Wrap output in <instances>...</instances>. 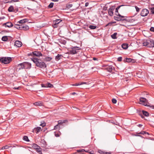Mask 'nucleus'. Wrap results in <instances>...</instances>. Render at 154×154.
<instances>
[{
    "mask_svg": "<svg viewBox=\"0 0 154 154\" xmlns=\"http://www.w3.org/2000/svg\"><path fill=\"white\" fill-rule=\"evenodd\" d=\"M31 60L36 64L37 67L41 68H45L46 67L45 63L42 61L41 60L35 58H32L31 59Z\"/></svg>",
    "mask_w": 154,
    "mask_h": 154,
    "instance_id": "f257e3e1",
    "label": "nucleus"
},
{
    "mask_svg": "<svg viewBox=\"0 0 154 154\" xmlns=\"http://www.w3.org/2000/svg\"><path fill=\"white\" fill-rule=\"evenodd\" d=\"M80 49L81 48H80L77 46H74L70 48L69 52L70 54H77Z\"/></svg>",
    "mask_w": 154,
    "mask_h": 154,
    "instance_id": "f03ea898",
    "label": "nucleus"
},
{
    "mask_svg": "<svg viewBox=\"0 0 154 154\" xmlns=\"http://www.w3.org/2000/svg\"><path fill=\"white\" fill-rule=\"evenodd\" d=\"M11 60V59L10 57H2L0 59V61L5 64L9 63Z\"/></svg>",
    "mask_w": 154,
    "mask_h": 154,
    "instance_id": "7ed1b4c3",
    "label": "nucleus"
},
{
    "mask_svg": "<svg viewBox=\"0 0 154 154\" xmlns=\"http://www.w3.org/2000/svg\"><path fill=\"white\" fill-rule=\"evenodd\" d=\"M140 103L143 105L146 106H149L148 105L149 104L148 100L145 98L144 97H140Z\"/></svg>",
    "mask_w": 154,
    "mask_h": 154,
    "instance_id": "20e7f679",
    "label": "nucleus"
},
{
    "mask_svg": "<svg viewBox=\"0 0 154 154\" xmlns=\"http://www.w3.org/2000/svg\"><path fill=\"white\" fill-rule=\"evenodd\" d=\"M22 67L25 69H29L31 67V64L28 62H23V64H22Z\"/></svg>",
    "mask_w": 154,
    "mask_h": 154,
    "instance_id": "39448f33",
    "label": "nucleus"
},
{
    "mask_svg": "<svg viewBox=\"0 0 154 154\" xmlns=\"http://www.w3.org/2000/svg\"><path fill=\"white\" fill-rule=\"evenodd\" d=\"M105 69L108 71L112 73H114V71L115 70L114 67L112 65L106 66Z\"/></svg>",
    "mask_w": 154,
    "mask_h": 154,
    "instance_id": "423d86ee",
    "label": "nucleus"
},
{
    "mask_svg": "<svg viewBox=\"0 0 154 154\" xmlns=\"http://www.w3.org/2000/svg\"><path fill=\"white\" fill-rule=\"evenodd\" d=\"M148 13V10L146 9H144L141 11L140 15L142 16L145 17L147 16Z\"/></svg>",
    "mask_w": 154,
    "mask_h": 154,
    "instance_id": "0eeeda50",
    "label": "nucleus"
},
{
    "mask_svg": "<svg viewBox=\"0 0 154 154\" xmlns=\"http://www.w3.org/2000/svg\"><path fill=\"white\" fill-rule=\"evenodd\" d=\"M65 120H60L58 121V124L54 126V129L58 128L60 129V125L65 122Z\"/></svg>",
    "mask_w": 154,
    "mask_h": 154,
    "instance_id": "6e6552de",
    "label": "nucleus"
},
{
    "mask_svg": "<svg viewBox=\"0 0 154 154\" xmlns=\"http://www.w3.org/2000/svg\"><path fill=\"white\" fill-rule=\"evenodd\" d=\"M42 131V128L40 127H38L36 128H35L33 129L32 132H35L36 134H38L39 132Z\"/></svg>",
    "mask_w": 154,
    "mask_h": 154,
    "instance_id": "1a4fd4ad",
    "label": "nucleus"
},
{
    "mask_svg": "<svg viewBox=\"0 0 154 154\" xmlns=\"http://www.w3.org/2000/svg\"><path fill=\"white\" fill-rule=\"evenodd\" d=\"M114 9V7H112L110 8L108 10V14L111 16H112L113 15V11Z\"/></svg>",
    "mask_w": 154,
    "mask_h": 154,
    "instance_id": "9d476101",
    "label": "nucleus"
},
{
    "mask_svg": "<svg viewBox=\"0 0 154 154\" xmlns=\"http://www.w3.org/2000/svg\"><path fill=\"white\" fill-rule=\"evenodd\" d=\"M3 26H5L6 27H8L9 28L13 26V23L10 22H7L4 23L3 24Z\"/></svg>",
    "mask_w": 154,
    "mask_h": 154,
    "instance_id": "9b49d317",
    "label": "nucleus"
},
{
    "mask_svg": "<svg viewBox=\"0 0 154 154\" xmlns=\"http://www.w3.org/2000/svg\"><path fill=\"white\" fill-rule=\"evenodd\" d=\"M29 29V27L26 25L24 24L21 25L20 30H28Z\"/></svg>",
    "mask_w": 154,
    "mask_h": 154,
    "instance_id": "f8f14e48",
    "label": "nucleus"
},
{
    "mask_svg": "<svg viewBox=\"0 0 154 154\" xmlns=\"http://www.w3.org/2000/svg\"><path fill=\"white\" fill-rule=\"evenodd\" d=\"M33 55L34 56H35L37 57H40L42 56V54L40 51H33Z\"/></svg>",
    "mask_w": 154,
    "mask_h": 154,
    "instance_id": "ddd939ff",
    "label": "nucleus"
},
{
    "mask_svg": "<svg viewBox=\"0 0 154 154\" xmlns=\"http://www.w3.org/2000/svg\"><path fill=\"white\" fill-rule=\"evenodd\" d=\"M22 43L21 42L19 41H16L15 42L14 45L17 47H20L22 46Z\"/></svg>",
    "mask_w": 154,
    "mask_h": 154,
    "instance_id": "4468645a",
    "label": "nucleus"
},
{
    "mask_svg": "<svg viewBox=\"0 0 154 154\" xmlns=\"http://www.w3.org/2000/svg\"><path fill=\"white\" fill-rule=\"evenodd\" d=\"M149 42V48H152L154 47V41L153 40H151L148 41Z\"/></svg>",
    "mask_w": 154,
    "mask_h": 154,
    "instance_id": "2eb2a0df",
    "label": "nucleus"
},
{
    "mask_svg": "<svg viewBox=\"0 0 154 154\" xmlns=\"http://www.w3.org/2000/svg\"><path fill=\"white\" fill-rule=\"evenodd\" d=\"M62 21V20L60 19H57L53 21V23L54 24V27H56L55 26L56 25L59 24L60 22Z\"/></svg>",
    "mask_w": 154,
    "mask_h": 154,
    "instance_id": "dca6fc26",
    "label": "nucleus"
},
{
    "mask_svg": "<svg viewBox=\"0 0 154 154\" xmlns=\"http://www.w3.org/2000/svg\"><path fill=\"white\" fill-rule=\"evenodd\" d=\"M34 104L35 106H42L43 105V103L41 101H38L34 103Z\"/></svg>",
    "mask_w": 154,
    "mask_h": 154,
    "instance_id": "f3484780",
    "label": "nucleus"
},
{
    "mask_svg": "<svg viewBox=\"0 0 154 154\" xmlns=\"http://www.w3.org/2000/svg\"><path fill=\"white\" fill-rule=\"evenodd\" d=\"M126 61L127 62H131L134 63L135 62V60L134 59L130 58H126Z\"/></svg>",
    "mask_w": 154,
    "mask_h": 154,
    "instance_id": "a211bd4d",
    "label": "nucleus"
},
{
    "mask_svg": "<svg viewBox=\"0 0 154 154\" xmlns=\"http://www.w3.org/2000/svg\"><path fill=\"white\" fill-rule=\"evenodd\" d=\"M36 151L39 153V154H42V149L41 148L40 146H38V147L37 148V149H35Z\"/></svg>",
    "mask_w": 154,
    "mask_h": 154,
    "instance_id": "6ab92c4d",
    "label": "nucleus"
},
{
    "mask_svg": "<svg viewBox=\"0 0 154 154\" xmlns=\"http://www.w3.org/2000/svg\"><path fill=\"white\" fill-rule=\"evenodd\" d=\"M122 48L125 49H126L128 47V44L127 43H123L122 45Z\"/></svg>",
    "mask_w": 154,
    "mask_h": 154,
    "instance_id": "aec40b11",
    "label": "nucleus"
},
{
    "mask_svg": "<svg viewBox=\"0 0 154 154\" xmlns=\"http://www.w3.org/2000/svg\"><path fill=\"white\" fill-rule=\"evenodd\" d=\"M61 133L60 131H58L55 132H54V134L55 137H59L61 135Z\"/></svg>",
    "mask_w": 154,
    "mask_h": 154,
    "instance_id": "412c9836",
    "label": "nucleus"
},
{
    "mask_svg": "<svg viewBox=\"0 0 154 154\" xmlns=\"http://www.w3.org/2000/svg\"><path fill=\"white\" fill-rule=\"evenodd\" d=\"M143 45L145 46H147V47L149 48V42L148 41H146L144 42L143 43Z\"/></svg>",
    "mask_w": 154,
    "mask_h": 154,
    "instance_id": "4be33fe9",
    "label": "nucleus"
},
{
    "mask_svg": "<svg viewBox=\"0 0 154 154\" xmlns=\"http://www.w3.org/2000/svg\"><path fill=\"white\" fill-rule=\"evenodd\" d=\"M52 59V58L50 57H46L45 58H43V59L46 61H49L51 60Z\"/></svg>",
    "mask_w": 154,
    "mask_h": 154,
    "instance_id": "5701e85b",
    "label": "nucleus"
},
{
    "mask_svg": "<svg viewBox=\"0 0 154 154\" xmlns=\"http://www.w3.org/2000/svg\"><path fill=\"white\" fill-rule=\"evenodd\" d=\"M2 40L3 41H7L8 40V38L7 36H4L2 37Z\"/></svg>",
    "mask_w": 154,
    "mask_h": 154,
    "instance_id": "b1692460",
    "label": "nucleus"
},
{
    "mask_svg": "<svg viewBox=\"0 0 154 154\" xmlns=\"http://www.w3.org/2000/svg\"><path fill=\"white\" fill-rule=\"evenodd\" d=\"M125 6V5H122L119 6L116 9V10H115L116 12H118V10L119 8H121L122 7Z\"/></svg>",
    "mask_w": 154,
    "mask_h": 154,
    "instance_id": "393cba45",
    "label": "nucleus"
},
{
    "mask_svg": "<svg viewBox=\"0 0 154 154\" xmlns=\"http://www.w3.org/2000/svg\"><path fill=\"white\" fill-rule=\"evenodd\" d=\"M62 57V56L61 55H60L59 54H58L55 57V60H56L58 61Z\"/></svg>",
    "mask_w": 154,
    "mask_h": 154,
    "instance_id": "a878e982",
    "label": "nucleus"
},
{
    "mask_svg": "<svg viewBox=\"0 0 154 154\" xmlns=\"http://www.w3.org/2000/svg\"><path fill=\"white\" fill-rule=\"evenodd\" d=\"M117 34V33L115 32V33H114L113 34H112V35H111V37L112 38H113V39H116L117 38V37L116 36Z\"/></svg>",
    "mask_w": 154,
    "mask_h": 154,
    "instance_id": "bb28decb",
    "label": "nucleus"
},
{
    "mask_svg": "<svg viewBox=\"0 0 154 154\" xmlns=\"http://www.w3.org/2000/svg\"><path fill=\"white\" fill-rule=\"evenodd\" d=\"M13 7L12 6H10V7L8 8V11L9 12H12L13 11Z\"/></svg>",
    "mask_w": 154,
    "mask_h": 154,
    "instance_id": "cd10ccee",
    "label": "nucleus"
},
{
    "mask_svg": "<svg viewBox=\"0 0 154 154\" xmlns=\"http://www.w3.org/2000/svg\"><path fill=\"white\" fill-rule=\"evenodd\" d=\"M38 146H39L36 144L33 143L32 144V147L35 149H37V148L38 147Z\"/></svg>",
    "mask_w": 154,
    "mask_h": 154,
    "instance_id": "c85d7f7f",
    "label": "nucleus"
},
{
    "mask_svg": "<svg viewBox=\"0 0 154 154\" xmlns=\"http://www.w3.org/2000/svg\"><path fill=\"white\" fill-rule=\"evenodd\" d=\"M142 112L143 115L145 116H149V114L147 112L143 110L142 111Z\"/></svg>",
    "mask_w": 154,
    "mask_h": 154,
    "instance_id": "c756f323",
    "label": "nucleus"
},
{
    "mask_svg": "<svg viewBox=\"0 0 154 154\" xmlns=\"http://www.w3.org/2000/svg\"><path fill=\"white\" fill-rule=\"evenodd\" d=\"M23 64V63H20L18 65L17 67H19V69H24V68H22V64Z\"/></svg>",
    "mask_w": 154,
    "mask_h": 154,
    "instance_id": "7c9ffc66",
    "label": "nucleus"
},
{
    "mask_svg": "<svg viewBox=\"0 0 154 154\" xmlns=\"http://www.w3.org/2000/svg\"><path fill=\"white\" fill-rule=\"evenodd\" d=\"M89 27L91 29H94L96 28L97 26H96L91 25L89 26Z\"/></svg>",
    "mask_w": 154,
    "mask_h": 154,
    "instance_id": "2f4dec72",
    "label": "nucleus"
},
{
    "mask_svg": "<svg viewBox=\"0 0 154 154\" xmlns=\"http://www.w3.org/2000/svg\"><path fill=\"white\" fill-rule=\"evenodd\" d=\"M115 19L116 20L118 21H120L122 20H125L124 19L121 18L120 17H115Z\"/></svg>",
    "mask_w": 154,
    "mask_h": 154,
    "instance_id": "473e14b6",
    "label": "nucleus"
},
{
    "mask_svg": "<svg viewBox=\"0 0 154 154\" xmlns=\"http://www.w3.org/2000/svg\"><path fill=\"white\" fill-rule=\"evenodd\" d=\"M23 140L26 141H29V140L28 137L27 136H24L23 137Z\"/></svg>",
    "mask_w": 154,
    "mask_h": 154,
    "instance_id": "72a5a7b5",
    "label": "nucleus"
},
{
    "mask_svg": "<svg viewBox=\"0 0 154 154\" xmlns=\"http://www.w3.org/2000/svg\"><path fill=\"white\" fill-rule=\"evenodd\" d=\"M47 87L49 88H52L53 87V85L50 83H48L47 84Z\"/></svg>",
    "mask_w": 154,
    "mask_h": 154,
    "instance_id": "f704fd0d",
    "label": "nucleus"
},
{
    "mask_svg": "<svg viewBox=\"0 0 154 154\" xmlns=\"http://www.w3.org/2000/svg\"><path fill=\"white\" fill-rule=\"evenodd\" d=\"M54 6V3L53 2H51L50 4L49 5L48 7L50 8H53Z\"/></svg>",
    "mask_w": 154,
    "mask_h": 154,
    "instance_id": "c9c22d12",
    "label": "nucleus"
},
{
    "mask_svg": "<svg viewBox=\"0 0 154 154\" xmlns=\"http://www.w3.org/2000/svg\"><path fill=\"white\" fill-rule=\"evenodd\" d=\"M9 147V146L7 145H6L5 146H3L2 147V149H8Z\"/></svg>",
    "mask_w": 154,
    "mask_h": 154,
    "instance_id": "e433bc0d",
    "label": "nucleus"
},
{
    "mask_svg": "<svg viewBox=\"0 0 154 154\" xmlns=\"http://www.w3.org/2000/svg\"><path fill=\"white\" fill-rule=\"evenodd\" d=\"M40 125L43 127L46 125V123L44 122H41V124Z\"/></svg>",
    "mask_w": 154,
    "mask_h": 154,
    "instance_id": "4c0bfd02",
    "label": "nucleus"
},
{
    "mask_svg": "<svg viewBox=\"0 0 154 154\" xmlns=\"http://www.w3.org/2000/svg\"><path fill=\"white\" fill-rule=\"evenodd\" d=\"M14 27L15 28H17V29L20 30L21 25H16V26H14Z\"/></svg>",
    "mask_w": 154,
    "mask_h": 154,
    "instance_id": "58836bf2",
    "label": "nucleus"
},
{
    "mask_svg": "<svg viewBox=\"0 0 154 154\" xmlns=\"http://www.w3.org/2000/svg\"><path fill=\"white\" fill-rule=\"evenodd\" d=\"M33 52L29 53L27 55H28V56H34V55H33Z\"/></svg>",
    "mask_w": 154,
    "mask_h": 154,
    "instance_id": "ea45409f",
    "label": "nucleus"
},
{
    "mask_svg": "<svg viewBox=\"0 0 154 154\" xmlns=\"http://www.w3.org/2000/svg\"><path fill=\"white\" fill-rule=\"evenodd\" d=\"M112 101L113 103H116L117 100H116L115 99L113 98L112 99Z\"/></svg>",
    "mask_w": 154,
    "mask_h": 154,
    "instance_id": "a19ab883",
    "label": "nucleus"
},
{
    "mask_svg": "<svg viewBox=\"0 0 154 154\" xmlns=\"http://www.w3.org/2000/svg\"><path fill=\"white\" fill-rule=\"evenodd\" d=\"M146 132L143 131L140 132V133H139L138 134L144 135V134H146Z\"/></svg>",
    "mask_w": 154,
    "mask_h": 154,
    "instance_id": "79ce46f5",
    "label": "nucleus"
},
{
    "mask_svg": "<svg viewBox=\"0 0 154 154\" xmlns=\"http://www.w3.org/2000/svg\"><path fill=\"white\" fill-rule=\"evenodd\" d=\"M80 85V82L79 83H75V84L72 85V86H77Z\"/></svg>",
    "mask_w": 154,
    "mask_h": 154,
    "instance_id": "37998d69",
    "label": "nucleus"
},
{
    "mask_svg": "<svg viewBox=\"0 0 154 154\" xmlns=\"http://www.w3.org/2000/svg\"><path fill=\"white\" fill-rule=\"evenodd\" d=\"M151 12L152 14H154V7L151 8Z\"/></svg>",
    "mask_w": 154,
    "mask_h": 154,
    "instance_id": "c03bdc74",
    "label": "nucleus"
},
{
    "mask_svg": "<svg viewBox=\"0 0 154 154\" xmlns=\"http://www.w3.org/2000/svg\"><path fill=\"white\" fill-rule=\"evenodd\" d=\"M135 8L137 12H139L140 11V9L137 7L136 6Z\"/></svg>",
    "mask_w": 154,
    "mask_h": 154,
    "instance_id": "a18cd8bd",
    "label": "nucleus"
},
{
    "mask_svg": "<svg viewBox=\"0 0 154 154\" xmlns=\"http://www.w3.org/2000/svg\"><path fill=\"white\" fill-rule=\"evenodd\" d=\"M19 23H25L24 20H23H23H20L19 22Z\"/></svg>",
    "mask_w": 154,
    "mask_h": 154,
    "instance_id": "49530a36",
    "label": "nucleus"
},
{
    "mask_svg": "<svg viewBox=\"0 0 154 154\" xmlns=\"http://www.w3.org/2000/svg\"><path fill=\"white\" fill-rule=\"evenodd\" d=\"M80 85H83V84H88L87 83L85 82H80Z\"/></svg>",
    "mask_w": 154,
    "mask_h": 154,
    "instance_id": "de8ad7c7",
    "label": "nucleus"
},
{
    "mask_svg": "<svg viewBox=\"0 0 154 154\" xmlns=\"http://www.w3.org/2000/svg\"><path fill=\"white\" fill-rule=\"evenodd\" d=\"M118 61H121L122 60V57H119L117 59Z\"/></svg>",
    "mask_w": 154,
    "mask_h": 154,
    "instance_id": "09e8293b",
    "label": "nucleus"
},
{
    "mask_svg": "<svg viewBox=\"0 0 154 154\" xmlns=\"http://www.w3.org/2000/svg\"><path fill=\"white\" fill-rule=\"evenodd\" d=\"M150 30L152 32H154V27H151L150 29Z\"/></svg>",
    "mask_w": 154,
    "mask_h": 154,
    "instance_id": "8fccbe9b",
    "label": "nucleus"
},
{
    "mask_svg": "<svg viewBox=\"0 0 154 154\" xmlns=\"http://www.w3.org/2000/svg\"><path fill=\"white\" fill-rule=\"evenodd\" d=\"M98 152L99 153H101V154H102V153L104 154V152L102 150H98Z\"/></svg>",
    "mask_w": 154,
    "mask_h": 154,
    "instance_id": "3c124183",
    "label": "nucleus"
},
{
    "mask_svg": "<svg viewBox=\"0 0 154 154\" xmlns=\"http://www.w3.org/2000/svg\"><path fill=\"white\" fill-rule=\"evenodd\" d=\"M18 1V0H12L11 1H9L8 2L11 3V2H17Z\"/></svg>",
    "mask_w": 154,
    "mask_h": 154,
    "instance_id": "603ef678",
    "label": "nucleus"
},
{
    "mask_svg": "<svg viewBox=\"0 0 154 154\" xmlns=\"http://www.w3.org/2000/svg\"><path fill=\"white\" fill-rule=\"evenodd\" d=\"M118 16L119 17H120L121 18L124 19V18H125V17L124 16H122L120 14H118Z\"/></svg>",
    "mask_w": 154,
    "mask_h": 154,
    "instance_id": "864d4df0",
    "label": "nucleus"
},
{
    "mask_svg": "<svg viewBox=\"0 0 154 154\" xmlns=\"http://www.w3.org/2000/svg\"><path fill=\"white\" fill-rule=\"evenodd\" d=\"M84 151V149H82V150H78L77 151L78 152H83Z\"/></svg>",
    "mask_w": 154,
    "mask_h": 154,
    "instance_id": "5fc2aeb1",
    "label": "nucleus"
},
{
    "mask_svg": "<svg viewBox=\"0 0 154 154\" xmlns=\"http://www.w3.org/2000/svg\"><path fill=\"white\" fill-rule=\"evenodd\" d=\"M23 20L25 22V23H26V22H27L28 21V19H23Z\"/></svg>",
    "mask_w": 154,
    "mask_h": 154,
    "instance_id": "6e6d98bb",
    "label": "nucleus"
},
{
    "mask_svg": "<svg viewBox=\"0 0 154 154\" xmlns=\"http://www.w3.org/2000/svg\"><path fill=\"white\" fill-rule=\"evenodd\" d=\"M42 87H47V85L46 86H45L44 85V84H42L41 85Z\"/></svg>",
    "mask_w": 154,
    "mask_h": 154,
    "instance_id": "4d7b16f0",
    "label": "nucleus"
},
{
    "mask_svg": "<svg viewBox=\"0 0 154 154\" xmlns=\"http://www.w3.org/2000/svg\"><path fill=\"white\" fill-rule=\"evenodd\" d=\"M19 87L16 88V87H14L13 88L14 89H18L19 88Z\"/></svg>",
    "mask_w": 154,
    "mask_h": 154,
    "instance_id": "13d9d810",
    "label": "nucleus"
},
{
    "mask_svg": "<svg viewBox=\"0 0 154 154\" xmlns=\"http://www.w3.org/2000/svg\"><path fill=\"white\" fill-rule=\"evenodd\" d=\"M88 5V2H86L85 3V6L86 7Z\"/></svg>",
    "mask_w": 154,
    "mask_h": 154,
    "instance_id": "bf43d9fd",
    "label": "nucleus"
},
{
    "mask_svg": "<svg viewBox=\"0 0 154 154\" xmlns=\"http://www.w3.org/2000/svg\"><path fill=\"white\" fill-rule=\"evenodd\" d=\"M93 60H97V58L95 57H94V58H93Z\"/></svg>",
    "mask_w": 154,
    "mask_h": 154,
    "instance_id": "052dcab7",
    "label": "nucleus"
},
{
    "mask_svg": "<svg viewBox=\"0 0 154 154\" xmlns=\"http://www.w3.org/2000/svg\"><path fill=\"white\" fill-rule=\"evenodd\" d=\"M142 126V125L141 124H139L138 125V126H139V127H141Z\"/></svg>",
    "mask_w": 154,
    "mask_h": 154,
    "instance_id": "680f3d73",
    "label": "nucleus"
},
{
    "mask_svg": "<svg viewBox=\"0 0 154 154\" xmlns=\"http://www.w3.org/2000/svg\"><path fill=\"white\" fill-rule=\"evenodd\" d=\"M51 1H54V2H57L59 0H51Z\"/></svg>",
    "mask_w": 154,
    "mask_h": 154,
    "instance_id": "e2e57ef3",
    "label": "nucleus"
},
{
    "mask_svg": "<svg viewBox=\"0 0 154 154\" xmlns=\"http://www.w3.org/2000/svg\"><path fill=\"white\" fill-rule=\"evenodd\" d=\"M69 7H72V4H69Z\"/></svg>",
    "mask_w": 154,
    "mask_h": 154,
    "instance_id": "0e129e2a",
    "label": "nucleus"
},
{
    "mask_svg": "<svg viewBox=\"0 0 154 154\" xmlns=\"http://www.w3.org/2000/svg\"><path fill=\"white\" fill-rule=\"evenodd\" d=\"M135 136H140V137H141V136L140 135H136L135 134Z\"/></svg>",
    "mask_w": 154,
    "mask_h": 154,
    "instance_id": "69168bd1",
    "label": "nucleus"
},
{
    "mask_svg": "<svg viewBox=\"0 0 154 154\" xmlns=\"http://www.w3.org/2000/svg\"><path fill=\"white\" fill-rule=\"evenodd\" d=\"M76 94V93L75 92H73L72 93V95H74Z\"/></svg>",
    "mask_w": 154,
    "mask_h": 154,
    "instance_id": "338daca9",
    "label": "nucleus"
},
{
    "mask_svg": "<svg viewBox=\"0 0 154 154\" xmlns=\"http://www.w3.org/2000/svg\"><path fill=\"white\" fill-rule=\"evenodd\" d=\"M146 134H147L148 135L149 134L147 132H146Z\"/></svg>",
    "mask_w": 154,
    "mask_h": 154,
    "instance_id": "774afa93",
    "label": "nucleus"
}]
</instances>
